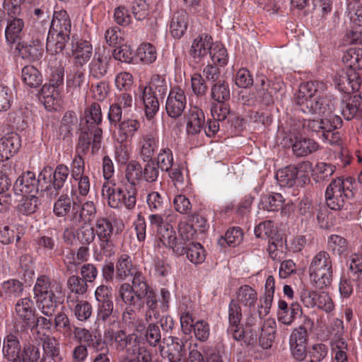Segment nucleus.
I'll list each match as a JSON object with an SVG mask.
<instances>
[{
	"label": "nucleus",
	"mask_w": 362,
	"mask_h": 362,
	"mask_svg": "<svg viewBox=\"0 0 362 362\" xmlns=\"http://www.w3.org/2000/svg\"><path fill=\"white\" fill-rule=\"evenodd\" d=\"M150 210L153 212H165L168 203L165 197L158 192H152L146 199Z\"/></svg>",
	"instance_id": "obj_51"
},
{
	"label": "nucleus",
	"mask_w": 362,
	"mask_h": 362,
	"mask_svg": "<svg viewBox=\"0 0 362 362\" xmlns=\"http://www.w3.org/2000/svg\"><path fill=\"white\" fill-rule=\"evenodd\" d=\"M319 145L315 140L302 136L296 137L292 144L293 152L297 157L307 156L317 151Z\"/></svg>",
	"instance_id": "obj_23"
},
{
	"label": "nucleus",
	"mask_w": 362,
	"mask_h": 362,
	"mask_svg": "<svg viewBox=\"0 0 362 362\" xmlns=\"http://www.w3.org/2000/svg\"><path fill=\"white\" fill-rule=\"evenodd\" d=\"M80 134L78 136V142L76 147L78 154L85 155L90 146L92 153H97L102 143L103 129L100 127H94L91 126L80 125Z\"/></svg>",
	"instance_id": "obj_6"
},
{
	"label": "nucleus",
	"mask_w": 362,
	"mask_h": 362,
	"mask_svg": "<svg viewBox=\"0 0 362 362\" xmlns=\"http://www.w3.org/2000/svg\"><path fill=\"white\" fill-rule=\"evenodd\" d=\"M15 310L18 317L26 325H31L34 322L35 310L30 298L19 299L16 304Z\"/></svg>",
	"instance_id": "obj_22"
},
{
	"label": "nucleus",
	"mask_w": 362,
	"mask_h": 362,
	"mask_svg": "<svg viewBox=\"0 0 362 362\" xmlns=\"http://www.w3.org/2000/svg\"><path fill=\"white\" fill-rule=\"evenodd\" d=\"M121 208L124 206L129 210L133 209L136 204L137 189L134 186H126L122 188Z\"/></svg>",
	"instance_id": "obj_59"
},
{
	"label": "nucleus",
	"mask_w": 362,
	"mask_h": 362,
	"mask_svg": "<svg viewBox=\"0 0 362 362\" xmlns=\"http://www.w3.org/2000/svg\"><path fill=\"white\" fill-rule=\"evenodd\" d=\"M88 85V80L83 66L74 64L66 76L67 87L80 90L82 87L87 86Z\"/></svg>",
	"instance_id": "obj_27"
},
{
	"label": "nucleus",
	"mask_w": 362,
	"mask_h": 362,
	"mask_svg": "<svg viewBox=\"0 0 362 362\" xmlns=\"http://www.w3.org/2000/svg\"><path fill=\"white\" fill-rule=\"evenodd\" d=\"M20 55L23 59L28 60H38L40 59L43 54L42 49L37 45H21L18 44L17 47Z\"/></svg>",
	"instance_id": "obj_54"
},
{
	"label": "nucleus",
	"mask_w": 362,
	"mask_h": 362,
	"mask_svg": "<svg viewBox=\"0 0 362 362\" xmlns=\"http://www.w3.org/2000/svg\"><path fill=\"white\" fill-rule=\"evenodd\" d=\"M164 97L156 95V94L142 90V100L144 105L146 116L148 119L153 118L159 110V100Z\"/></svg>",
	"instance_id": "obj_40"
},
{
	"label": "nucleus",
	"mask_w": 362,
	"mask_h": 362,
	"mask_svg": "<svg viewBox=\"0 0 362 362\" xmlns=\"http://www.w3.org/2000/svg\"><path fill=\"white\" fill-rule=\"evenodd\" d=\"M341 112L346 120L353 119H362L361 97L356 94L352 96H346L342 99L340 104Z\"/></svg>",
	"instance_id": "obj_12"
},
{
	"label": "nucleus",
	"mask_w": 362,
	"mask_h": 362,
	"mask_svg": "<svg viewBox=\"0 0 362 362\" xmlns=\"http://www.w3.org/2000/svg\"><path fill=\"white\" fill-rule=\"evenodd\" d=\"M96 213V209L93 202H86L80 208L76 203L73 204V221L90 222Z\"/></svg>",
	"instance_id": "obj_30"
},
{
	"label": "nucleus",
	"mask_w": 362,
	"mask_h": 362,
	"mask_svg": "<svg viewBox=\"0 0 362 362\" xmlns=\"http://www.w3.org/2000/svg\"><path fill=\"white\" fill-rule=\"evenodd\" d=\"M168 216L165 212H155L148 216L150 226L156 231L160 240L164 236L173 233L172 226L165 221V218Z\"/></svg>",
	"instance_id": "obj_21"
},
{
	"label": "nucleus",
	"mask_w": 362,
	"mask_h": 362,
	"mask_svg": "<svg viewBox=\"0 0 362 362\" xmlns=\"http://www.w3.org/2000/svg\"><path fill=\"white\" fill-rule=\"evenodd\" d=\"M209 53L212 62L215 65H218L220 66L226 65L228 62V54L226 48H224L221 45H213Z\"/></svg>",
	"instance_id": "obj_63"
},
{
	"label": "nucleus",
	"mask_w": 362,
	"mask_h": 362,
	"mask_svg": "<svg viewBox=\"0 0 362 362\" xmlns=\"http://www.w3.org/2000/svg\"><path fill=\"white\" fill-rule=\"evenodd\" d=\"M187 15L183 11H178L173 14L170 23V32L175 38H180L185 33L187 23Z\"/></svg>",
	"instance_id": "obj_35"
},
{
	"label": "nucleus",
	"mask_w": 362,
	"mask_h": 362,
	"mask_svg": "<svg viewBox=\"0 0 362 362\" xmlns=\"http://www.w3.org/2000/svg\"><path fill=\"white\" fill-rule=\"evenodd\" d=\"M114 308L113 300L98 303L97 320L103 323H112L111 320L114 318L113 322H115V318H117L118 312Z\"/></svg>",
	"instance_id": "obj_38"
},
{
	"label": "nucleus",
	"mask_w": 362,
	"mask_h": 362,
	"mask_svg": "<svg viewBox=\"0 0 362 362\" xmlns=\"http://www.w3.org/2000/svg\"><path fill=\"white\" fill-rule=\"evenodd\" d=\"M187 105V98L185 91L180 87L170 89L165 103L167 115L173 118H179L183 113Z\"/></svg>",
	"instance_id": "obj_10"
},
{
	"label": "nucleus",
	"mask_w": 362,
	"mask_h": 362,
	"mask_svg": "<svg viewBox=\"0 0 362 362\" xmlns=\"http://www.w3.org/2000/svg\"><path fill=\"white\" fill-rule=\"evenodd\" d=\"M275 325V321L267 320L262 327L261 334L259 337V344L264 349H269L272 346L276 336Z\"/></svg>",
	"instance_id": "obj_37"
},
{
	"label": "nucleus",
	"mask_w": 362,
	"mask_h": 362,
	"mask_svg": "<svg viewBox=\"0 0 362 362\" xmlns=\"http://www.w3.org/2000/svg\"><path fill=\"white\" fill-rule=\"evenodd\" d=\"M243 238V233L240 228L233 227L226 232L224 237L220 238L218 243L221 245L226 243L230 247H235L242 242Z\"/></svg>",
	"instance_id": "obj_55"
},
{
	"label": "nucleus",
	"mask_w": 362,
	"mask_h": 362,
	"mask_svg": "<svg viewBox=\"0 0 362 362\" xmlns=\"http://www.w3.org/2000/svg\"><path fill=\"white\" fill-rule=\"evenodd\" d=\"M21 146L18 134L11 132L6 134L0 139V157L1 159L8 160L14 156Z\"/></svg>",
	"instance_id": "obj_19"
},
{
	"label": "nucleus",
	"mask_w": 362,
	"mask_h": 362,
	"mask_svg": "<svg viewBox=\"0 0 362 362\" xmlns=\"http://www.w3.org/2000/svg\"><path fill=\"white\" fill-rule=\"evenodd\" d=\"M327 249L338 255L346 254L348 251V242L340 235H331L327 239Z\"/></svg>",
	"instance_id": "obj_50"
},
{
	"label": "nucleus",
	"mask_w": 362,
	"mask_h": 362,
	"mask_svg": "<svg viewBox=\"0 0 362 362\" xmlns=\"http://www.w3.org/2000/svg\"><path fill=\"white\" fill-rule=\"evenodd\" d=\"M84 119L85 122L81 121L80 125L100 127L99 125L103 120L100 105L97 103H93L87 107L84 112Z\"/></svg>",
	"instance_id": "obj_33"
},
{
	"label": "nucleus",
	"mask_w": 362,
	"mask_h": 362,
	"mask_svg": "<svg viewBox=\"0 0 362 362\" xmlns=\"http://www.w3.org/2000/svg\"><path fill=\"white\" fill-rule=\"evenodd\" d=\"M139 271L129 255L121 254L117 258L115 263V278L117 280L124 281L129 277L134 276L135 272Z\"/></svg>",
	"instance_id": "obj_16"
},
{
	"label": "nucleus",
	"mask_w": 362,
	"mask_h": 362,
	"mask_svg": "<svg viewBox=\"0 0 362 362\" xmlns=\"http://www.w3.org/2000/svg\"><path fill=\"white\" fill-rule=\"evenodd\" d=\"M71 23L65 10L54 11L51 22L50 33H71Z\"/></svg>",
	"instance_id": "obj_26"
},
{
	"label": "nucleus",
	"mask_w": 362,
	"mask_h": 362,
	"mask_svg": "<svg viewBox=\"0 0 362 362\" xmlns=\"http://www.w3.org/2000/svg\"><path fill=\"white\" fill-rule=\"evenodd\" d=\"M212 37L206 34L199 35L192 44L189 55L197 62L201 61L211 50L213 46Z\"/></svg>",
	"instance_id": "obj_18"
},
{
	"label": "nucleus",
	"mask_w": 362,
	"mask_h": 362,
	"mask_svg": "<svg viewBox=\"0 0 362 362\" xmlns=\"http://www.w3.org/2000/svg\"><path fill=\"white\" fill-rule=\"evenodd\" d=\"M257 89V97L265 105H269L274 103L276 95L282 88L283 83L281 82H273L268 80L264 76H258L256 78Z\"/></svg>",
	"instance_id": "obj_11"
},
{
	"label": "nucleus",
	"mask_w": 362,
	"mask_h": 362,
	"mask_svg": "<svg viewBox=\"0 0 362 362\" xmlns=\"http://www.w3.org/2000/svg\"><path fill=\"white\" fill-rule=\"evenodd\" d=\"M230 98V90L228 82L224 80L217 81L211 86V98L218 102H227Z\"/></svg>",
	"instance_id": "obj_45"
},
{
	"label": "nucleus",
	"mask_w": 362,
	"mask_h": 362,
	"mask_svg": "<svg viewBox=\"0 0 362 362\" xmlns=\"http://www.w3.org/2000/svg\"><path fill=\"white\" fill-rule=\"evenodd\" d=\"M342 61L349 67V69H354L355 71L362 70V49H349L344 54Z\"/></svg>",
	"instance_id": "obj_43"
},
{
	"label": "nucleus",
	"mask_w": 362,
	"mask_h": 362,
	"mask_svg": "<svg viewBox=\"0 0 362 362\" xmlns=\"http://www.w3.org/2000/svg\"><path fill=\"white\" fill-rule=\"evenodd\" d=\"M326 84L318 81L301 83L295 96V103L306 114L323 115L332 113V105L325 97Z\"/></svg>",
	"instance_id": "obj_1"
},
{
	"label": "nucleus",
	"mask_w": 362,
	"mask_h": 362,
	"mask_svg": "<svg viewBox=\"0 0 362 362\" xmlns=\"http://www.w3.org/2000/svg\"><path fill=\"white\" fill-rule=\"evenodd\" d=\"M117 125L119 139L122 143L135 134L140 127V123L136 119H127L120 122Z\"/></svg>",
	"instance_id": "obj_42"
},
{
	"label": "nucleus",
	"mask_w": 362,
	"mask_h": 362,
	"mask_svg": "<svg viewBox=\"0 0 362 362\" xmlns=\"http://www.w3.org/2000/svg\"><path fill=\"white\" fill-rule=\"evenodd\" d=\"M303 310L298 303H292L289 308L284 313H277V319L286 325H291L298 315H301Z\"/></svg>",
	"instance_id": "obj_53"
},
{
	"label": "nucleus",
	"mask_w": 362,
	"mask_h": 362,
	"mask_svg": "<svg viewBox=\"0 0 362 362\" xmlns=\"http://www.w3.org/2000/svg\"><path fill=\"white\" fill-rule=\"evenodd\" d=\"M71 33H48L47 37L46 49L52 54L62 52L69 40Z\"/></svg>",
	"instance_id": "obj_25"
},
{
	"label": "nucleus",
	"mask_w": 362,
	"mask_h": 362,
	"mask_svg": "<svg viewBox=\"0 0 362 362\" xmlns=\"http://www.w3.org/2000/svg\"><path fill=\"white\" fill-rule=\"evenodd\" d=\"M236 300L238 304L242 303L245 306H253L257 299L256 291L250 286L244 285L239 288L236 293Z\"/></svg>",
	"instance_id": "obj_48"
},
{
	"label": "nucleus",
	"mask_w": 362,
	"mask_h": 362,
	"mask_svg": "<svg viewBox=\"0 0 362 362\" xmlns=\"http://www.w3.org/2000/svg\"><path fill=\"white\" fill-rule=\"evenodd\" d=\"M68 306L73 310L75 317L80 321H86L90 318L92 314V305L87 300L71 299V296L67 297Z\"/></svg>",
	"instance_id": "obj_28"
},
{
	"label": "nucleus",
	"mask_w": 362,
	"mask_h": 362,
	"mask_svg": "<svg viewBox=\"0 0 362 362\" xmlns=\"http://www.w3.org/2000/svg\"><path fill=\"white\" fill-rule=\"evenodd\" d=\"M69 168L65 164H59L49 174L47 185L42 190L49 193L51 196L57 197L64 188L69 176Z\"/></svg>",
	"instance_id": "obj_7"
},
{
	"label": "nucleus",
	"mask_w": 362,
	"mask_h": 362,
	"mask_svg": "<svg viewBox=\"0 0 362 362\" xmlns=\"http://www.w3.org/2000/svg\"><path fill=\"white\" fill-rule=\"evenodd\" d=\"M255 234L257 238H268L269 240H274L277 236L278 233L274 229V223L271 221L260 223L255 228Z\"/></svg>",
	"instance_id": "obj_61"
},
{
	"label": "nucleus",
	"mask_w": 362,
	"mask_h": 362,
	"mask_svg": "<svg viewBox=\"0 0 362 362\" xmlns=\"http://www.w3.org/2000/svg\"><path fill=\"white\" fill-rule=\"evenodd\" d=\"M40 99L48 111H57L61 107L60 89H54L50 86H42Z\"/></svg>",
	"instance_id": "obj_20"
},
{
	"label": "nucleus",
	"mask_w": 362,
	"mask_h": 362,
	"mask_svg": "<svg viewBox=\"0 0 362 362\" xmlns=\"http://www.w3.org/2000/svg\"><path fill=\"white\" fill-rule=\"evenodd\" d=\"M40 204V200L36 194H23L18 201L16 210L20 214L28 216L36 212Z\"/></svg>",
	"instance_id": "obj_36"
},
{
	"label": "nucleus",
	"mask_w": 362,
	"mask_h": 362,
	"mask_svg": "<svg viewBox=\"0 0 362 362\" xmlns=\"http://www.w3.org/2000/svg\"><path fill=\"white\" fill-rule=\"evenodd\" d=\"M171 343H167L166 348H160V355L163 358H167L168 362H184L183 357L185 355V342L175 337H170Z\"/></svg>",
	"instance_id": "obj_13"
},
{
	"label": "nucleus",
	"mask_w": 362,
	"mask_h": 362,
	"mask_svg": "<svg viewBox=\"0 0 362 362\" xmlns=\"http://www.w3.org/2000/svg\"><path fill=\"white\" fill-rule=\"evenodd\" d=\"M2 352L4 357L10 362L21 361V346L18 333L7 334L3 341Z\"/></svg>",
	"instance_id": "obj_14"
},
{
	"label": "nucleus",
	"mask_w": 362,
	"mask_h": 362,
	"mask_svg": "<svg viewBox=\"0 0 362 362\" xmlns=\"http://www.w3.org/2000/svg\"><path fill=\"white\" fill-rule=\"evenodd\" d=\"M88 284L78 275H71L67 279V288L71 293L83 295L88 291Z\"/></svg>",
	"instance_id": "obj_60"
},
{
	"label": "nucleus",
	"mask_w": 362,
	"mask_h": 362,
	"mask_svg": "<svg viewBox=\"0 0 362 362\" xmlns=\"http://www.w3.org/2000/svg\"><path fill=\"white\" fill-rule=\"evenodd\" d=\"M158 301L157 294L153 288L148 291L147 294H144L142 303L143 305L145 303L147 307L146 312V321H151L153 319L157 320L159 317Z\"/></svg>",
	"instance_id": "obj_41"
},
{
	"label": "nucleus",
	"mask_w": 362,
	"mask_h": 362,
	"mask_svg": "<svg viewBox=\"0 0 362 362\" xmlns=\"http://www.w3.org/2000/svg\"><path fill=\"white\" fill-rule=\"evenodd\" d=\"M354 197L352 179L342 180L340 177L333 180L327 186L325 199L327 206L334 211H340V216L344 219H350L354 214L346 211L350 200Z\"/></svg>",
	"instance_id": "obj_3"
},
{
	"label": "nucleus",
	"mask_w": 362,
	"mask_h": 362,
	"mask_svg": "<svg viewBox=\"0 0 362 362\" xmlns=\"http://www.w3.org/2000/svg\"><path fill=\"white\" fill-rule=\"evenodd\" d=\"M94 230L98 239L113 235L114 228L112 222L107 218H98L95 221Z\"/></svg>",
	"instance_id": "obj_56"
},
{
	"label": "nucleus",
	"mask_w": 362,
	"mask_h": 362,
	"mask_svg": "<svg viewBox=\"0 0 362 362\" xmlns=\"http://www.w3.org/2000/svg\"><path fill=\"white\" fill-rule=\"evenodd\" d=\"M160 242L165 246L171 248L173 252L177 256H182L185 254L189 244L185 240H182L179 236L175 235V231L173 229L171 234L164 236Z\"/></svg>",
	"instance_id": "obj_34"
},
{
	"label": "nucleus",
	"mask_w": 362,
	"mask_h": 362,
	"mask_svg": "<svg viewBox=\"0 0 362 362\" xmlns=\"http://www.w3.org/2000/svg\"><path fill=\"white\" fill-rule=\"evenodd\" d=\"M125 177L129 186H134L142 180V166L136 160L129 161L126 166Z\"/></svg>",
	"instance_id": "obj_49"
},
{
	"label": "nucleus",
	"mask_w": 362,
	"mask_h": 362,
	"mask_svg": "<svg viewBox=\"0 0 362 362\" xmlns=\"http://www.w3.org/2000/svg\"><path fill=\"white\" fill-rule=\"evenodd\" d=\"M33 293L38 308L45 315L52 317L62 303V284L46 275H41L36 280Z\"/></svg>",
	"instance_id": "obj_2"
},
{
	"label": "nucleus",
	"mask_w": 362,
	"mask_h": 362,
	"mask_svg": "<svg viewBox=\"0 0 362 362\" xmlns=\"http://www.w3.org/2000/svg\"><path fill=\"white\" fill-rule=\"evenodd\" d=\"M92 54L93 47L88 41L77 42L74 49V64L83 66L90 59Z\"/></svg>",
	"instance_id": "obj_39"
},
{
	"label": "nucleus",
	"mask_w": 362,
	"mask_h": 362,
	"mask_svg": "<svg viewBox=\"0 0 362 362\" xmlns=\"http://www.w3.org/2000/svg\"><path fill=\"white\" fill-rule=\"evenodd\" d=\"M334 86L337 89L346 94H351L359 90L361 86L360 74L354 69H348L334 76Z\"/></svg>",
	"instance_id": "obj_9"
},
{
	"label": "nucleus",
	"mask_w": 362,
	"mask_h": 362,
	"mask_svg": "<svg viewBox=\"0 0 362 362\" xmlns=\"http://www.w3.org/2000/svg\"><path fill=\"white\" fill-rule=\"evenodd\" d=\"M163 171L169 172L173 164L172 151L169 148L161 149L157 157L156 163Z\"/></svg>",
	"instance_id": "obj_64"
},
{
	"label": "nucleus",
	"mask_w": 362,
	"mask_h": 362,
	"mask_svg": "<svg viewBox=\"0 0 362 362\" xmlns=\"http://www.w3.org/2000/svg\"><path fill=\"white\" fill-rule=\"evenodd\" d=\"M136 54L143 63L147 64H152L157 58L156 47L148 42L141 44L137 49Z\"/></svg>",
	"instance_id": "obj_52"
},
{
	"label": "nucleus",
	"mask_w": 362,
	"mask_h": 362,
	"mask_svg": "<svg viewBox=\"0 0 362 362\" xmlns=\"http://www.w3.org/2000/svg\"><path fill=\"white\" fill-rule=\"evenodd\" d=\"M310 282L317 289H324L331 286L333 281V268L309 272Z\"/></svg>",
	"instance_id": "obj_32"
},
{
	"label": "nucleus",
	"mask_w": 362,
	"mask_h": 362,
	"mask_svg": "<svg viewBox=\"0 0 362 362\" xmlns=\"http://www.w3.org/2000/svg\"><path fill=\"white\" fill-rule=\"evenodd\" d=\"M22 80L30 88H37L42 81L40 72L31 65L25 66L21 71Z\"/></svg>",
	"instance_id": "obj_46"
},
{
	"label": "nucleus",
	"mask_w": 362,
	"mask_h": 362,
	"mask_svg": "<svg viewBox=\"0 0 362 362\" xmlns=\"http://www.w3.org/2000/svg\"><path fill=\"white\" fill-rule=\"evenodd\" d=\"M185 254L187 259L195 264L202 263L206 258L205 250L200 243H191Z\"/></svg>",
	"instance_id": "obj_57"
},
{
	"label": "nucleus",
	"mask_w": 362,
	"mask_h": 362,
	"mask_svg": "<svg viewBox=\"0 0 362 362\" xmlns=\"http://www.w3.org/2000/svg\"><path fill=\"white\" fill-rule=\"evenodd\" d=\"M24 22L21 17L13 18L8 20L5 28V37L10 44H14L21 40L23 34Z\"/></svg>",
	"instance_id": "obj_29"
},
{
	"label": "nucleus",
	"mask_w": 362,
	"mask_h": 362,
	"mask_svg": "<svg viewBox=\"0 0 362 362\" xmlns=\"http://www.w3.org/2000/svg\"><path fill=\"white\" fill-rule=\"evenodd\" d=\"M121 193H123L121 187L115 188L108 181L103 183L101 194L110 207L121 209Z\"/></svg>",
	"instance_id": "obj_31"
},
{
	"label": "nucleus",
	"mask_w": 362,
	"mask_h": 362,
	"mask_svg": "<svg viewBox=\"0 0 362 362\" xmlns=\"http://www.w3.org/2000/svg\"><path fill=\"white\" fill-rule=\"evenodd\" d=\"M144 90L156 94L160 97H164L168 91V85L163 76L153 74L148 86Z\"/></svg>",
	"instance_id": "obj_47"
},
{
	"label": "nucleus",
	"mask_w": 362,
	"mask_h": 362,
	"mask_svg": "<svg viewBox=\"0 0 362 362\" xmlns=\"http://www.w3.org/2000/svg\"><path fill=\"white\" fill-rule=\"evenodd\" d=\"M71 197L67 194H62L54 203L53 211L58 217L65 216L73 208V204Z\"/></svg>",
	"instance_id": "obj_58"
},
{
	"label": "nucleus",
	"mask_w": 362,
	"mask_h": 362,
	"mask_svg": "<svg viewBox=\"0 0 362 362\" xmlns=\"http://www.w3.org/2000/svg\"><path fill=\"white\" fill-rule=\"evenodd\" d=\"M110 59V58L107 56L95 53L89 64L90 76L96 79L103 78L107 73Z\"/></svg>",
	"instance_id": "obj_24"
},
{
	"label": "nucleus",
	"mask_w": 362,
	"mask_h": 362,
	"mask_svg": "<svg viewBox=\"0 0 362 362\" xmlns=\"http://www.w3.org/2000/svg\"><path fill=\"white\" fill-rule=\"evenodd\" d=\"M312 168L309 161L300 162L295 165H288L284 169L278 170L276 179L281 185L293 187H303L310 182L308 172Z\"/></svg>",
	"instance_id": "obj_5"
},
{
	"label": "nucleus",
	"mask_w": 362,
	"mask_h": 362,
	"mask_svg": "<svg viewBox=\"0 0 362 362\" xmlns=\"http://www.w3.org/2000/svg\"><path fill=\"white\" fill-rule=\"evenodd\" d=\"M332 268V262L329 253L326 251H320L313 258L308 267V272H312Z\"/></svg>",
	"instance_id": "obj_44"
},
{
	"label": "nucleus",
	"mask_w": 362,
	"mask_h": 362,
	"mask_svg": "<svg viewBox=\"0 0 362 362\" xmlns=\"http://www.w3.org/2000/svg\"><path fill=\"white\" fill-rule=\"evenodd\" d=\"M47 173V171L45 169L40 173L38 178H36L35 173L31 171L23 173L16 180L13 185V190L19 191L23 194H36L38 192L40 177L46 182Z\"/></svg>",
	"instance_id": "obj_8"
},
{
	"label": "nucleus",
	"mask_w": 362,
	"mask_h": 362,
	"mask_svg": "<svg viewBox=\"0 0 362 362\" xmlns=\"http://www.w3.org/2000/svg\"><path fill=\"white\" fill-rule=\"evenodd\" d=\"M187 122V132L189 134H199L205 123V117L203 110L197 105H190L187 112L185 115Z\"/></svg>",
	"instance_id": "obj_15"
},
{
	"label": "nucleus",
	"mask_w": 362,
	"mask_h": 362,
	"mask_svg": "<svg viewBox=\"0 0 362 362\" xmlns=\"http://www.w3.org/2000/svg\"><path fill=\"white\" fill-rule=\"evenodd\" d=\"M140 156L144 161H150L158 148L156 132H149L142 135L139 141Z\"/></svg>",
	"instance_id": "obj_17"
},
{
	"label": "nucleus",
	"mask_w": 362,
	"mask_h": 362,
	"mask_svg": "<svg viewBox=\"0 0 362 362\" xmlns=\"http://www.w3.org/2000/svg\"><path fill=\"white\" fill-rule=\"evenodd\" d=\"M145 339L150 346H159L160 348L161 332L159 326L155 323H149L146 329Z\"/></svg>",
	"instance_id": "obj_62"
},
{
	"label": "nucleus",
	"mask_w": 362,
	"mask_h": 362,
	"mask_svg": "<svg viewBox=\"0 0 362 362\" xmlns=\"http://www.w3.org/2000/svg\"><path fill=\"white\" fill-rule=\"evenodd\" d=\"M152 289L146 277L141 272H135L132 283L123 282L118 288V297L126 305L138 308L143 307L142 300L144 294Z\"/></svg>",
	"instance_id": "obj_4"
}]
</instances>
